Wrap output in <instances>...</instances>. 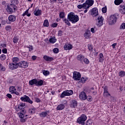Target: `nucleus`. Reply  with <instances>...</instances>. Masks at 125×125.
I'll list each match as a JSON object with an SVG mask.
<instances>
[{"label":"nucleus","instance_id":"obj_13","mask_svg":"<svg viewBox=\"0 0 125 125\" xmlns=\"http://www.w3.org/2000/svg\"><path fill=\"white\" fill-rule=\"evenodd\" d=\"M91 15L92 16H97L98 15V9L97 8H93L91 11Z\"/></svg>","mask_w":125,"mask_h":125},{"label":"nucleus","instance_id":"obj_21","mask_svg":"<svg viewBox=\"0 0 125 125\" xmlns=\"http://www.w3.org/2000/svg\"><path fill=\"white\" fill-rule=\"evenodd\" d=\"M8 20L11 22H14L16 20V17L14 15H10L8 17Z\"/></svg>","mask_w":125,"mask_h":125},{"label":"nucleus","instance_id":"obj_57","mask_svg":"<svg viewBox=\"0 0 125 125\" xmlns=\"http://www.w3.org/2000/svg\"><path fill=\"white\" fill-rule=\"evenodd\" d=\"M17 88L18 91H19V92L21 91V90L22 89V88H21V87L19 86H17Z\"/></svg>","mask_w":125,"mask_h":125},{"label":"nucleus","instance_id":"obj_62","mask_svg":"<svg viewBox=\"0 0 125 125\" xmlns=\"http://www.w3.org/2000/svg\"><path fill=\"white\" fill-rule=\"evenodd\" d=\"M108 92H108V89H107V88H104V93H106Z\"/></svg>","mask_w":125,"mask_h":125},{"label":"nucleus","instance_id":"obj_34","mask_svg":"<svg viewBox=\"0 0 125 125\" xmlns=\"http://www.w3.org/2000/svg\"><path fill=\"white\" fill-rule=\"evenodd\" d=\"M42 72L44 76H48L49 75V71L43 70Z\"/></svg>","mask_w":125,"mask_h":125},{"label":"nucleus","instance_id":"obj_25","mask_svg":"<svg viewBox=\"0 0 125 125\" xmlns=\"http://www.w3.org/2000/svg\"><path fill=\"white\" fill-rule=\"evenodd\" d=\"M43 59H44V60H45L46 61H47V62L52 61L53 60V58L49 57L47 56H44Z\"/></svg>","mask_w":125,"mask_h":125},{"label":"nucleus","instance_id":"obj_50","mask_svg":"<svg viewBox=\"0 0 125 125\" xmlns=\"http://www.w3.org/2000/svg\"><path fill=\"white\" fill-rule=\"evenodd\" d=\"M58 35L59 37H61V36H62V35H63V31L62 30H59L58 31Z\"/></svg>","mask_w":125,"mask_h":125},{"label":"nucleus","instance_id":"obj_14","mask_svg":"<svg viewBox=\"0 0 125 125\" xmlns=\"http://www.w3.org/2000/svg\"><path fill=\"white\" fill-rule=\"evenodd\" d=\"M9 67L10 69H11L12 70H14L18 68V63H14L12 62V63H10L9 64Z\"/></svg>","mask_w":125,"mask_h":125},{"label":"nucleus","instance_id":"obj_54","mask_svg":"<svg viewBox=\"0 0 125 125\" xmlns=\"http://www.w3.org/2000/svg\"><path fill=\"white\" fill-rule=\"evenodd\" d=\"M2 52L3 53H7V49H6V48H3V49L2 50Z\"/></svg>","mask_w":125,"mask_h":125},{"label":"nucleus","instance_id":"obj_19","mask_svg":"<svg viewBox=\"0 0 125 125\" xmlns=\"http://www.w3.org/2000/svg\"><path fill=\"white\" fill-rule=\"evenodd\" d=\"M63 48L65 50H70L73 48V46L70 44H66L64 45Z\"/></svg>","mask_w":125,"mask_h":125},{"label":"nucleus","instance_id":"obj_2","mask_svg":"<svg viewBox=\"0 0 125 125\" xmlns=\"http://www.w3.org/2000/svg\"><path fill=\"white\" fill-rule=\"evenodd\" d=\"M6 10L8 13L10 14H12L17 10V6L13 5H11V4H8L7 6Z\"/></svg>","mask_w":125,"mask_h":125},{"label":"nucleus","instance_id":"obj_45","mask_svg":"<svg viewBox=\"0 0 125 125\" xmlns=\"http://www.w3.org/2000/svg\"><path fill=\"white\" fill-rule=\"evenodd\" d=\"M104 97H109V96H111V94H110V93H109V92L107 93H104Z\"/></svg>","mask_w":125,"mask_h":125},{"label":"nucleus","instance_id":"obj_35","mask_svg":"<svg viewBox=\"0 0 125 125\" xmlns=\"http://www.w3.org/2000/svg\"><path fill=\"white\" fill-rule=\"evenodd\" d=\"M84 58V57L82 55H79L77 56V60H79L80 61H82V60Z\"/></svg>","mask_w":125,"mask_h":125},{"label":"nucleus","instance_id":"obj_33","mask_svg":"<svg viewBox=\"0 0 125 125\" xmlns=\"http://www.w3.org/2000/svg\"><path fill=\"white\" fill-rule=\"evenodd\" d=\"M43 26H44V27H48V26H49V23L48 22V20H45L44 21V22H43Z\"/></svg>","mask_w":125,"mask_h":125},{"label":"nucleus","instance_id":"obj_60","mask_svg":"<svg viewBox=\"0 0 125 125\" xmlns=\"http://www.w3.org/2000/svg\"><path fill=\"white\" fill-rule=\"evenodd\" d=\"M6 96L8 98H12V95H11V94H7Z\"/></svg>","mask_w":125,"mask_h":125},{"label":"nucleus","instance_id":"obj_40","mask_svg":"<svg viewBox=\"0 0 125 125\" xmlns=\"http://www.w3.org/2000/svg\"><path fill=\"white\" fill-rule=\"evenodd\" d=\"M6 58V56L4 54H2L0 56V59L2 61H3V60H5Z\"/></svg>","mask_w":125,"mask_h":125},{"label":"nucleus","instance_id":"obj_12","mask_svg":"<svg viewBox=\"0 0 125 125\" xmlns=\"http://www.w3.org/2000/svg\"><path fill=\"white\" fill-rule=\"evenodd\" d=\"M79 98L81 100H86L87 96L85 92L82 91L79 94Z\"/></svg>","mask_w":125,"mask_h":125},{"label":"nucleus","instance_id":"obj_24","mask_svg":"<svg viewBox=\"0 0 125 125\" xmlns=\"http://www.w3.org/2000/svg\"><path fill=\"white\" fill-rule=\"evenodd\" d=\"M65 108V105L64 104H61L57 107V111H61Z\"/></svg>","mask_w":125,"mask_h":125},{"label":"nucleus","instance_id":"obj_8","mask_svg":"<svg viewBox=\"0 0 125 125\" xmlns=\"http://www.w3.org/2000/svg\"><path fill=\"white\" fill-rule=\"evenodd\" d=\"M104 20V19L103 18V17L102 16H99L98 18V19L97 20V22L96 25L98 27H101L102 25H103V21Z\"/></svg>","mask_w":125,"mask_h":125},{"label":"nucleus","instance_id":"obj_53","mask_svg":"<svg viewBox=\"0 0 125 125\" xmlns=\"http://www.w3.org/2000/svg\"><path fill=\"white\" fill-rule=\"evenodd\" d=\"M88 48L90 51H92L93 48L91 44L88 45Z\"/></svg>","mask_w":125,"mask_h":125},{"label":"nucleus","instance_id":"obj_11","mask_svg":"<svg viewBox=\"0 0 125 125\" xmlns=\"http://www.w3.org/2000/svg\"><path fill=\"white\" fill-rule=\"evenodd\" d=\"M28 66V63L27 62L22 61L21 62L18 63V67H20L21 68H27Z\"/></svg>","mask_w":125,"mask_h":125},{"label":"nucleus","instance_id":"obj_20","mask_svg":"<svg viewBox=\"0 0 125 125\" xmlns=\"http://www.w3.org/2000/svg\"><path fill=\"white\" fill-rule=\"evenodd\" d=\"M120 12H121V13H122V14H125V6L124 5H120Z\"/></svg>","mask_w":125,"mask_h":125},{"label":"nucleus","instance_id":"obj_52","mask_svg":"<svg viewBox=\"0 0 125 125\" xmlns=\"http://www.w3.org/2000/svg\"><path fill=\"white\" fill-rule=\"evenodd\" d=\"M57 25H58L57 23L54 22L52 24L51 27H52L53 28H56V27H57Z\"/></svg>","mask_w":125,"mask_h":125},{"label":"nucleus","instance_id":"obj_48","mask_svg":"<svg viewBox=\"0 0 125 125\" xmlns=\"http://www.w3.org/2000/svg\"><path fill=\"white\" fill-rule=\"evenodd\" d=\"M16 91V88L15 87L12 86L9 87V91Z\"/></svg>","mask_w":125,"mask_h":125},{"label":"nucleus","instance_id":"obj_31","mask_svg":"<svg viewBox=\"0 0 125 125\" xmlns=\"http://www.w3.org/2000/svg\"><path fill=\"white\" fill-rule=\"evenodd\" d=\"M123 2V0H115L114 3L116 5H120Z\"/></svg>","mask_w":125,"mask_h":125},{"label":"nucleus","instance_id":"obj_44","mask_svg":"<svg viewBox=\"0 0 125 125\" xmlns=\"http://www.w3.org/2000/svg\"><path fill=\"white\" fill-rule=\"evenodd\" d=\"M125 71H121L119 73V76L120 77H125Z\"/></svg>","mask_w":125,"mask_h":125},{"label":"nucleus","instance_id":"obj_27","mask_svg":"<svg viewBox=\"0 0 125 125\" xmlns=\"http://www.w3.org/2000/svg\"><path fill=\"white\" fill-rule=\"evenodd\" d=\"M18 108L20 110H22L25 108V104L20 103V104L18 105Z\"/></svg>","mask_w":125,"mask_h":125},{"label":"nucleus","instance_id":"obj_46","mask_svg":"<svg viewBox=\"0 0 125 125\" xmlns=\"http://www.w3.org/2000/svg\"><path fill=\"white\" fill-rule=\"evenodd\" d=\"M26 47L29 48V51H32V50L34 49V48H33V46L32 45L26 46Z\"/></svg>","mask_w":125,"mask_h":125},{"label":"nucleus","instance_id":"obj_3","mask_svg":"<svg viewBox=\"0 0 125 125\" xmlns=\"http://www.w3.org/2000/svg\"><path fill=\"white\" fill-rule=\"evenodd\" d=\"M86 116L84 114H82L80 117H79L77 119V122L80 125H85V121H86Z\"/></svg>","mask_w":125,"mask_h":125},{"label":"nucleus","instance_id":"obj_59","mask_svg":"<svg viewBox=\"0 0 125 125\" xmlns=\"http://www.w3.org/2000/svg\"><path fill=\"white\" fill-rule=\"evenodd\" d=\"M35 101L36 102H37V103H39V102H41V100L38 98H35Z\"/></svg>","mask_w":125,"mask_h":125},{"label":"nucleus","instance_id":"obj_30","mask_svg":"<svg viewBox=\"0 0 125 125\" xmlns=\"http://www.w3.org/2000/svg\"><path fill=\"white\" fill-rule=\"evenodd\" d=\"M43 84V81L41 80L38 81V83L37 84V86H42Z\"/></svg>","mask_w":125,"mask_h":125},{"label":"nucleus","instance_id":"obj_56","mask_svg":"<svg viewBox=\"0 0 125 125\" xmlns=\"http://www.w3.org/2000/svg\"><path fill=\"white\" fill-rule=\"evenodd\" d=\"M17 42H18V39L17 38H15L13 40V42L15 43H17Z\"/></svg>","mask_w":125,"mask_h":125},{"label":"nucleus","instance_id":"obj_16","mask_svg":"<svg viewBox=\"0 0 125 125\" xmlns=\"http://www.w3.org/2000/svg\"><path fill=\"white\" fill-rule=\"evenodd\" d=\"M78 105V102L75 100H72L70 104V107L71 108H76Z\"/></svg>","mask_w":125,"mask_h":125},{"label":"nucleus","instance_id":"obj_47","mask_svg":"<svg viewBox=\"0 0 125 125\" xmlns=\"http://www.w3.org/2000/svg\"><path fill=\"white\" fill-rule=\"evenodd\" d=\"M83 62L85 64H89V60H88V59H87V58H85L83 59Z\"/></svg>","mask_w":125,"mask_h":125},{"label":"nucleus","instance_id":"obj_58","mask_svg":"<svg viewBox=\"0 0 125 125\" xmlns=\"http://www.w3.org/2000/svg\"><path fill=\"white\" fill-rule=\"evenodd\" d=\"M90 31L92 34H94V33H95V30H94V28H91Z\"/></svg>","mask_w":125,"mask_h":125},{"label":"nucleus","instance_id":"obj_38","mask_svg":"<svg viewBox=\"0 0 125 125\" xmlns=\"http://www.w3.org/2000/svg\"><path fill=\"white\" fill-rule=\"evenodd\" d=\"M63 21H64V23H65V24H66V25H68V26H71V23H70V22L69 21L68 19H65L64 20H63Z\"/></svg>","mask_w":125,"mask_h":125},{"label":"nucleus","instance_id":"obj_61","mask_svg":"<svg viewBox=\"0 0 125 125\" xmlns=\"http://www.w3.org/2000/svg\"><path fill=\"white\" fill-rule=\"evenodd\" d=\"M85 82V79H84V78L82 77L81 79V83H83Z\"/></svg>","mask_w":125,"mask_h":125},{"label":"nucleus","instance_id":"obj_5","mask_svg":"<svg viewBox=\"0 0 125 125\" xmlns=\"http://www.w3.org/2000/svg\"><path fill=\"white\" fill-rule=\"evenodd\" d=\"M19 118L21 119V123H25L27 121V119L29 118V116L27 115H25L21 112L18 113Z\"/></svg>","mask_w":125,"mask_h":125},{"label":"nucleus","instance_id":"obj_17","mask_svg":"<svg viewBox=\"0 0 125 125\" xmlns=\"http://www.w3.org/2000/svg\"><path fill=\"white\" fill-rule=\"evenodd\" d=\"M29 83L30 85H34V84H35L37 86V84L38 83V80L34 79H32V80L29 81Z\"/></svg>","mask_w":125,"mask_h":125},{"label":"nucleus","instance_id":"obj_39","mask_svg":"<svg viewBox=\"0 0 125 125\" xmlns=\"http://www.w3.org/2000/svg\"><path fill=\"white\" fill-rule=\"evenodd\" d=\"M59 16L60 18H64L65 17V13L63 12H61Z\"/></svg>","mask_w":125,"mask_h":125},{"label":"nucleus","instance_id":"obj_37","mask_svg":"<svg viewBox=\"0 0 125 125\" xmlns=\"http://www.w3.org/2000/svg\"><path fill=\"white\" fill-rule=\"evenodd\" d=\"M5 29L8 32H10V31H11V30H12L11 26H10V25H7V26H6Z\"/></svg>","mask_w":125,"mask_h":125},{"label":"nucleus","instance_id":"obj_49","mask_svg":"<svg viewBox=\"0 0 125 125\" xmlns=\"http://www.w3.org/2000/svg\"><path fill=\"white\" fill-rule=\"evenodd\" d=\"M53 52H54V53H58L59 52V49L58 48H55L53 49Z\"/></svg>","mask_w":125,"mask_h":125},{"label":"nucleus","instance_id":"obj_51","mask_svg":"<svg viewBox=\"0 0 125 125\" xmlns=\"http://www.w3.org/2000/svg\"><path fill=\"white\" fill-rule=\"evenodd\" d=\"M28 13H29V10H27L26 11L24 12V14H25V15H27L28 17H30V16H31V14Z\"/></svg>","mask_w":125,"mask_h":125},{"label":"nucleus","instance_id":"obj_55","mask_svg":"<svg viewBox=\"0 0 125 125\" xmlns=\"http://www.w3.org/2000/svg\"><path fill=\"white\" fill-rule=\"evenodd\" d=\"M87 125H92V120H88V121H87Z\"/></svg>","mask_w":125,"mask_h":125},{"label":"nucleus","instance_id":"obj_42","mask_svg":"<svg viewBox=\"0 0 125 125\" xmlns=\"http://www.w3.org/2000/svg\"><path fill=\"white\" fill-rule=\"evenodd\" d=\"M86 99L87 100V101H89V102L92 101V97H91V96H87V98Z\"/></svg>","mask_w":125,"mask_h":125},{"label":"nucleus","instance_id":"obj_10","mask_svg":"<svg viewBox=\"0 0 125 125\" xmlns=\"http://www.w3.org/2000/svg\"><path fill=\"white\" fill-rule=\"evenodd\" d=\"M94 3V1L93 0H86L84 4L86 6V8H89L90 6H92Z\"/></svg>","mask_w":125,"mask_h":125},{"label":"nucleus","instance_id":"obj_28","mask_svg":"<svg viewBox=\"0 0 125 125\" xmlns=\"http://www.w3.org/2000/svg\"><path fill=\"white\" fill-rule=\"evenodd\" d=\"M78 8H79V9H82V8H84L85 9H86V6H85V5L84 4V3H83V4H80V5H78L77 6Z\"/></svg>","mask_w":125,"mask_h":125},{"label":"nucleus","instance_id":"obj_32","mask_svg":"<svg viewBox=\"0 0 125 125\" xmlns=\"http://www.w3.org/2000/svg\"><path fill=\"white\" fill-rule=\"evenodd\" d=\"M13 60V63H14V64H18L17 62L19 61V59L18 57H15L12 59Z\"/></svg>","mask_w":125,"mask_h":125},{"label":"nucleus","instance_id":"obj_22","mask_svg":"<svg viewBox=\"0 0 125 125\" xmlns=\"http://www.w3.org/2000/svg\"><path fill=\"white\" fill-rule=\"evenodd\" d=\"M84 37L86 39H88V38L90 37V30L88 29L86 30L85 33L84 34Z\"/></svg>","mask_w":125,"mask_h":125},{"label":"nucleus","instance_id":"obj_43","mask_svg":"<svg viewBox=\"0 0 125 125\" xmlns=\"http://www.w3.org/2000/svg\"><path fill=\"white\" fill-rule=\"evenodd\" d=\"M102 11L103 13H106L107 12V7H103L102 9Z\"/></svg>","mask_w":125,"mask_h":125},{"label":"nucleus","instance_id":"obj_36","mask_svg":"<svg viewBox=\"0 0 125 125\" xmlns=\"http://www.w3.org/2000/svg\"><path fill=\"white\" fill-rule=\"evenodd\" d=\"M36 108L34 107L29 109V112L31 113L32 115L36 113Z\"/></svg>","mask_w":125,"mask_h":125},{"label":"nucleus","instance_id":"obj_7","mask_svg":"<svg viewBox=\"0 0 125 125\" xmlns=\"http://www.w3.org/2000/svg\"><path fill=\"white\" fill-rule=\"evenodd\" d=\"M73 74V79H74L75 81H80V80H81V78L82 77L81 73L78 71H74Z\"/></svg>","mask_w":125,"mask_h":125},{"label":"nucleus","instance_id":"obj_26","mask_svg":"<svg viewBox=\"0 0 125 125\" xmlns=\"http://www.w3.org/2000/svg\"><path fill=\"white\" fill-rule=\"evenodd\" d=\"M57 41V40H56V38H55V37H53L49 39V42L51 43H54L56 42Z\"/></svg>","mask_w":125,"mask_h":125},{"label":"nucleus","instance_id":"obj_29","mask_svg":"<svg viewBox=\"0 0 125 125\" xmlns=\"http://www.w3.org/2000/svg\"><path fill=\"white\" fill-rule=\"evenodd\" d=\"M99 59L100 62H103V61L104 60V57H103V54L100 53L99 54Z\"/></svg>","mask_w":125,"mask_h":125},{"label":"nucleus","instance_id":"obj_1","mask_svg":"<svg viewBox=\"0 0 125 125\" xmlns=\"http://www.w3.org/2000/svg\"><path fill=\"white\" fill-rule=\"evenodd\" d=\"M67 19L70 22H72L73 24H75L79 21V16L78 15H75V13H70L67 16Z\"/></svg>","mask_w":125,"mask_h":125},{"label":"nucleus","instance_id":"obj_15","mask_svg":"<svg viewBox=\"0 0 125 125\" xmlns=\"http://www.w3.org/2000/svg\"><path fill=\"white\" fill-rule=\"evenodd\" d=\"M42 10L36 9L33 12V13L35 16H41V15H42Z\"/></svg>","mask_w":125,"mask_h":125},{"label":"nucleus","instance_id":"obj_23","mask_svg":"<svg viewBox=\"0 0 125 125\" xmlns=\"http://www.w3.org/2000/svg\"><path fill=\"white\" fill-rule=\"evenodd\" d=\"M11 5L17 6V5H18V4L19 3V1L18 0H11Z\"/></svg>","mask_w":125,"mask_h":125},{"label":"nucleus","instance_id":"obj_41","mask_svg":"<svg viewBox=\"0 0 125 125\" xmlns=\"http://www.w3.org/2000/svg\"><path fill=\"white\" fill-rule=\"evenodd\" d=\"M120 30H125V23H123L120 27Z\"/></svg>","mask_w":125,"mask_h":125},{"label":"nucleus","instance_id":"obj_18","mask_svg":"<svg viewBox=\"0 0 125 125\" xmlns=\"http://www.w3.org/2000/svg\"><path fill=\"white\" fill-rule=\"evenodd\" d=\"M49 113V110H47L45 112H42V113H40L39 116L41 118H45L47 116V114Z\"/></svg>","mask_w":125,"mask_h":125},{"label":"nucleus","instance_id":"obj_6","mask_svg":"<svg viewBox=\"0 0 125 125\" xmlns=\"http://www.w3.org/2000/svg\"><path fill=\"white\" fill-rule=\"evenodd\" d=\"M73 94V91L72 90L64 91L61 95V98H64L65 96H70Z\"/></svg>","mask_w":125,"mask_h":125},{"label":"nucleus","instance_id":"obj_63","mask_svg":"<svg viewBox=\"0 0 125 125\" xmlns=\"http://www.w3.org/2000/svg\"><path fill=\"white\" fill-rule=\"evenodd\" d=\"M1 70L3 71L4 72V71H5V67H3V66H1Z\"/></svg>","mask_w":125,"mask_h":125},{"label":"nucleus","instance_id":"obj_9","mask_svg":"<svg viewBox=\"0 0 125 125\" xmlns=\"http://www.w3.org/2000/svg\"><path fill=\"white\" fill-rule=\"evenodd\" d=\"M21 100L23 102H28L30 104H33V101L31 100V99L26 95H24V97H21Z\"/></svg>","mask_w":125,"mask_h":125},{"label":"nucleus","instance_id":"obj_4","mask_svg":"<svg viewBox=\"0 0 125 125\" xmlns=\"http://www.w3.org/2000/svg\"><path fill=\"white\" fill-rule=\"evenodd\" d=\"M118 18H117V16L115 15H111L109 19L108 23L109 25H114L116 22H117Z\"/></svg>","mask_w":125,"mask_h":125},{"label":"nucleus","instance_id":"obj_64","mask_svg":"<svg viewBox=\"0 0 125 125\" xmlns=\"http://www.w3.org/2000/svg\"><path fill=\"white\" fill-rule=\"evenodd\" d=\"M116 45H117V43H114L111 45V46H112L113 48H115V46H116Z\"/></svg>","mask_w":125,"mask_h":125}]
</instances>
